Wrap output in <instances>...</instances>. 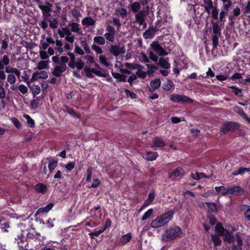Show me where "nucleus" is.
I'll list each match as a JSON object with an SVG mask.
<instances>
[{
    "instance_id": "nucleus-56",
    "label": "nucleus",
    "mask_w": 250,
    "mask_h": 250,
    "mask_svg": "<svg viewBox=\"0 0 250 250\" xmlns=\"http://www.w3.org/2000/svg\"><path fill=\"white\" fill-rule=\"evenodd\" d=\"M12 123L13 124L14 126L18 129H21V124L19 120L16 118H12L11 119Z\"/></svg>"
},
{
    "instance_id": "nucleus-35",
    "label": "nucleus",
    "mask_w": 250,
    "mask_h": 250,
    "mask_svg": "<svg viewBox=\"0 0 250 250\" xmlns=\"http://www.w3.org/2000/svg\"><path fill=\"white\" fill-rule=\"evenodd\" d=\"M90 71L92 75L94 74L97 76L104 77L106 76V73L104 71L97 69L96 68H90Z\"/></svg>"
},
{
    "instance_id": "nucleus-44",
    "label": "nucleus",
    "mask_w": 250,
    "mask_h": 250,
    "mask_svg": "<svg viewBox=\"0 0 250 250\" xmlns=\"http://www.w3.org/2000/svg\"><path fill=\"white\" fill-rule=\"evenodd\" d=\"M100 62L106 67L109 65L107 58L104 55H100L99 57Z\"/></svg>"
},
{
    "instance_id": "nucleus-12",
    "label": "nucleus",
    "mask_w": 250,
    "mask_h": 250,
    "mask_svg": "<svg viewBox=\"0 0 250 250\" xmlns=\"http://www.w3.org/2000/svg\"><path fill=\"white\" fill-rule=\"evenodd\" d=\"M158 30L156 27H149L143 34V37L145 39H149L153 38L156 32Z\"/></svg>"
},
{
    "instance_id": "nucleus-9",
    "label": "nucleus",
    "mask_w": 250,
    "mask_h": 250,
    "mask_svg": "<svg viewBox=\"0 0 250 250\" xmlns=\"http://www.w3.org/2000/svg\"><path fill=\"white\" fill-rule=\"evenodd\" d=\"M110 52L114 56H118L120 54H124L125 49L124 46L120 44L112 45L109 48Z\"/></svg>"
},
{
    "instance_id": "nucleus-57",
    "label": "nucleus",
    "mask_w": 250,
    "mask_h": 250,
    "mask_svg": "<svg viewBox=\"0 0 250 250\" xmlns=\"http://www.w3.org/2000/svg\"><path fill=\"white\" fill-rule=\"evenodd\" d=\"M40 56L42 60H45L49 58V55L46 51L40 49L39 51Z\"/></svg>"
},
{
    "instance_id": "nucleus-6",
    "label": "nucleus",
    "mask_w": 250,
    "mask_h": 250,
    "mask_svg": "<svg viewBox=\"0 0 250 250\" xmlns=\"http://www.w3.org/2000/svg\"><path fill=\"white\" fill-rule=\"evenodd\" d=\"M150 46L153 50L160 56H166L168 54L158 41H153Z\"/></svg>"
},
{
    "instance_id": "nucleus-28",
    "label": "nucleus",
    "mask_w": 250,
    "mask_h": 250,
    "mask_svg": "<svg viewBox=\"0 0 250 250\" xmlns=\"http://www.w3.org/2000/svg\"><path fill=\"white\" fill-rule=\"evenodd\" d=\"M49 65L48 61H42L38 63L37 69L38 70H42L48 68Z\"/></svg>"
},
{
    "instance_id": "nucleus-27",
    "label": "nucleus",
    "mask_w": 250,
    "mask_h": 250,
    "mask_svg": "<svg viewBox=\"0 0 250 250\" xmlns=\"http://www.w3.org/2000/svg\"><path fill=\"white\" fill-rule=\"evenodd\" d=\"M209 211L211 212H216L218 211L216 205L212 202H206L205 203Z\"/></svg>"
},
{
    "instance_id": "nucleus-40",
    "label": "nucleus",
    "mask_w": 250,
    "mask_h": 250,
    "mask_svg": "<svg viewBox=\"0 0 250 250\" xmlns=\"http://www.w3.org/2000/svg\"><path fill=\"white\" fill-rule=\"evenodd\" d=\"M153 209L152 208L148 209L142 217V221H145L149 218L152 214Z\"/></svg>"
},
{
    "instance_id": "nucleus-53",
    "label": "nucleus",
    "mask_w": 250,
    "mask_h": 250,
    "mask_svg": "<svg viewBox=\"0 0 250 250\" xmlns=\"http://www.w3.org/2000/svg\"><path fill=\"white\" fill-rule=\"evenodd\" d=\"M18 89L22 94H26L28 92L27 87L24 84H21L18 86Z\"/></svg>"
},
{
    "instance_id": "nucleus-34",
    "label": "nucleus",
    "mask_w": 250,
    "mask_h": 250,
    "mask_svg": "<svg viewBox=\"0 0 250 250\" xmlns=\"http://www.w3.org/2000/svg\"><path fill=\"white\" fill-rule=\"evenodd\" d=\"M115 14L122 18L125 17L127 15V10L123 8H118L116 9Z\"/></svg>"
},
{
    "instance_id": "nucleus-16",
    "label": "nucleus",
    "mask_w": 250,
    "mask_h": 250,
    "mask_svg": "<svg viewBox=\"0 0 250 250\" xmlns=\"http://www.w3.org/2000/svg\"><path fill=\"white\" fill-rule=\"evenodd\" d=\"M53 207L54 204L53 203H49L45 207L39 208L36 212V215L47 213Z\"/></svg>"
},
{
    "instance_id": "nucleus-42",
    "label": "nucleus",
    "mask_w": 250,
    "mask_h": 250,
    "mask_svg": "<svg viewBox=\"0 0 250 250\" xmlns=\"http://www.w3.org/2000/svg\"><path fill=\"white\" fill-rule=\"evenodd\" d=\"M215 231L220 235H223V233L226 231L221 224H217L215 226Z\"/></svg>"
},
{
    "instance_id": "nucleus-7",
    "label": "nucleus",
    "mask_w": 250,
    "mask_h": 250,
    "mask_svg": "<svg viewBox=\"0 0 250 250\" xmlns=\"http://www.w3.org/2000/svg\"><path fill=\"white\" fill-rule=\"evenodd\" d=\"M105 30L106 32L104 34V36L106 40L110 42H114L116 36V30L115 28L110 25H107Z\"/></svg>"
},
{
    "instance_id": "nucleus-48",
    "label": "nucleus",
    "mask_w": 250,
    "mask_h": 250,
    "mask_svg": "<svg viewBox=\"0 0 250 250\" xmlns=\"http://www.w3.org/2000/svg\"><path fill=\"white\" fill-rule=\"evenodd\" d=\"M91 48L93 51H95L96 54H101L103 52L102 48L100 46L97 45L96 44H93L91 45Z\"/></svg>"
},
{
    "instance_id": "nucleus-1",
    "label": "nucleus",
    "mask_w": 250,
    "mask_h": 250,
    "mask_svg": "<svg viewBox=\"0 0 250 250\" xmlns=\"http://www.w3.org/2000/svg\"><path fill=\"white\" fill-rule=\"evenodd\" d=\"M173 215L174 212L173 211H168L153 220L150 224V226L155 229L162 227L168 223L172 219Z\"/></svg>"
},
{
    "instance_id": "nucleus-22",
    "label": "nucleus",
    "mask_w": 250,
    "mask_h": 250,
    "mask_svg": "<svg viewBox=\"0 0 250 250\" xmlns=\"http://www.w3.org/2000/svg\"><path fill=\"white\" fill-rule=\"evenodd\" d=\"M4 69V72L8 74L14 73L18 77H19L21 75L20 72L16 68L9 67L8 66H6L5 67Z\"/></svg>"
},
{
    "instance_id": "nucleus-30",
    "label": "nucleus",
    "mask_w": 250,
    "mask_h": 250,
    "mask_svg": "<svg viewBox=\"0 0 250 250\" xmlns=\"http://www.w3.org/2000/svg\"><path fill=\"white\" fill-rule=\"evenodd\" d=\"M215 190L217 193H221L223 196H227L228 188H225L224 186L215 187Z\"/></svg>"
},
{
    "instance_id": "nucleus-59",
    "label": "nucleus",
    "mask_w": 250,
    "mask_h": 250,
    "mask_svg": "<svg viewBox=\"0 0 250 250\" xmlns=\"http://www.w3.org/2000/svg\"><path fill=\"white\" fill-rule=\"evenodd\" d=\"M234 242H236L237 246L239 247H240L241 246H242L243 242H242V239L240 237V236L238 235V234H235L234 236Z\"/></svg>"
},
{
    "instance_id": "nucleus-33",
    "label": "nucleus",
    "mask_w": 250,
    "mask_h": 250,
    "mask_svg": "<svg viewBox=\"0 0 250 250\" xmlns=\"http://www.w3.org/2000/svg\"><path fill=\"white\" fill-rule=\"evenodd\" d=\"M129 7L134 13H137L141 9V4L139 2H134L131 4Z\"/></svg>"
},
{
    "instance_id": "nucleus-50",
    "label": "nucleus",
    "mask_w": 250,
    "mask_h": 250,
    "mask_svg": "<svg viewBox=\"0 0 250 250\" xmlns=\"http://www.w3.org/2000/svg\"><path fill=\"white\" fill-rule=\"evenodd\" d=\"M84 60H85L86 63L88 64L94 63V57L91 55H86L84 57Z\"/></svg>"
},
{
    "instance_id": "nucleus-4",
    "label": "nucleus",
    "mask_w": 250,
    "mask_h": 250,
    "mask_svg": "<svg viewBox=\"0 0 250 250\" xmlns=\"http://www.w3.org/2000/svg\"><path fill=\"white\" fill-rule=\"evenodd\" d=\"M149 7H147V9L146 10H141L139 12H137L135 15V20L137 22H138L139 25H143L144 28L146 27V23L145 21V17L146 16L149 14Z\"/></svg>"
},
{
    "instance_id": "nucleus-3",
    "label": "nucleus",
    "mask_w": 250,
    "mask_h": 250,
    "mask_svg": "<svg viewBox=\"0 0 250 250\" xmlns=\"http://www.w3.org/2000/svg\"><path fill=\"white\" fill-rule=\"evenodd\" d=\"M240 127L239 124L235 122H227L222 125L220 129V134L225 135L229 131H235Z\"/></svg>"
},
{
    "instance_id": "nucleus-39",
    "label": "nucleus",
    "mask_w": 250,
    "mask_h": 250,
    "mask_svg": "<svg viewBox=\"0 0 250 250\" xmlns=\"http://www.w3.org/2000/svg\"><path fill=\"white\" fill-rule=\"evenodd\" d=\"M74 68L75 67L77 68L78 70L82 69L83 68H84V63L83 62V61L79 59H78L76 62L74 64Z\"/></svg>"
},
{
    "instance_id": "nucleus-54",
    "label": "nucleus",
    "mask_w": 250,
    "mask_h": 250,
    "mask_svg": "<svg viewBox=\"0 0 250 250\" xmlns=\"http://www.w3.org/2000/svg\"><path fill=\"white\" fill-rule=\"evenodd\" d=\"M229 88L233 89V92L235 95H241V94L242 93L241 89L238 88L234 85L230 86Z\"/></svg>"
},
{
    "instance_id": "nucleus-62",
    "label": "nucleus",
    "mask_w": 250,
    "mask_h": 250,
    "mask_svg": "<svg viewBox=\"0 0 250 250\" xmlns=\"http://www.w3.org/2000/svg\"><path fill=\"white\" fill-rule=\"evenodd\" d=\"M136 74L137 75V76H138L139 78H145L146 77L147 72H145L143 71H142L140 69H139L136 72Z\"/></svg>"
},
{
    "instance_id": "nucleus-61",
    "label": "nucleus",
    "mask_w": 250,
    "mask_h": 250,
    "mask_svg": "<svg viewBox=\"0 0 250 250\" xmlns=\"http://www.w3.org/2000/svg\"><path fill=\"white\" fill-rule=\"evenodd\" d=\"M39 105V101L37 99L33 100L31 102V107L33 109L38 108Z\"/></svg>"
},
{
    "instance_id": "nucleus-18",
    "label": "nucleus",
    "mask_w": 250,
    "mask_h": 250,
    "mask_svg": "<svg viewBox=\"0 0 250 250\" xmlns=\"http://www.w3.org/2000/svg\"><path fill=\"white\" fill-rule=\"evenodd\" d=\"M158 157V153L156 152L147 151L144 157L148 161H154Z\"/></svg>"
},
{
    "instance_id": "nucleus-60",
    "label": "nucleus",
    "mask_w": 250,
    "mask_h": 250,
    "mask_svg": "<svg viewBox=\"0 0 250 250\" xmlns=\"http://www.w3.org/2000/svg\"><path fill=\"white\" fill-rule=\"evenodd\" d=\"M58 21L55 19L49 21V26L52 29L56 28L58 26Z\"/></svg>"
},
{
    "instance_id": "nucleus-46",
    "label": "nucleus",
    "mask_w": 250,
    "mask_h": 250,
    "mask_svg": "<svg viewBox=\"0 0 250 250\" xmlns=\"http://www.w3.org/2000/svg\"><path fill=\"white\" fill-rule=\"evenodd\" d=\"M23 117L26 119L27 124L29 126L32 127L34 126L35 122L29 115L24 114Z\"/></svg>"
},
{
    "instance_id": "nucleus-10",
    "label": "nucleus",
    "mask_w": 250,
    "mask_h": 250,
    "mask_svg": "<svg viewBox=\"0 0 250 250\" xmlns=\"http://www.w3.org/2000/svg\"><path fill=\"white\" fill-rule=\"evenodd\" d=\"M48 77V74L45 71H41L34 72L31 77L30 81L33 82L39 79H45Z\"/></svg>"
},
{
    "instance_id": "nucleus-43",
    "label": "nucleus",
    "mask_w": 250,
    "mask_h": 250,
    "mask_svg": "<svg viewBox=\"0 0 250 250\" xmlns=\"http://www.w3.org/2000/svg\"><path fill=\"white\" fill-rule=\"evenodd\" d=\"M205 10H206V11L208 13H210V9H212L214 8L213 7V4H212V2L211 0H208L207 1H205Z\"/></svg>"
},
{
    "instance_id": "nucleus-21",
    "label": "nucleus",
    "mask_w": 250,
    "mask_h": 250,
    "mask_svg": "<svg viewBox=\"0 0 250 250\" xmlns=\"http://www.w3.org/2000/svg\"><path fill=\"white\" fill-rule=\"evenodd\" d=\"M82 23L85 26H93L95 23V21L91 17H87L83 19Z\"/></svg>"
},
{
    "instance_id": "nucleus-15",
    "label": "nucleus",
    "mask_w": 250,
    "mask_h": 250,
    "mask_svg": "<svg viewBox=\"0 0 250 250\" xmlns=\"http://www.w3.org/2000/svg\"><path fill=\"white\" fill-rule=\"evenodd\" d=\"M157 64L164 69H169L170 67V64L168 62V60L167 58H160L158 60Z\"/></svg>"
},
{
    "instance_id": "nucleus-17",
    "label": "nucleus",
    "mask_w": 250,
    "mask_h": 250,
    "mask_svg": "<svg viewBox=\"0 0 250 250\" xmlns=\"http://www.w3.org/2000/svg\"><path fill=\"white\" fill-rule=\"evenodd\" d=\"M58 34L61 38H66L72 35L69 29L66 27L58 30Z\"/></svg>"
},
{
    "instance_id": "nucleus-45",
    "label": "nucleus",
    "mask_w": 250,
    "mask_h": 250,
    "mask_svg": "<svg viewBox=\"0 0 250 250\" xmlns=\"http://www.w3.org/2000/svg\"><path fill=\"white\" fill-rule=\"evenodd\" d=\"M211 238L215 246H219L221 244V240L218 236V234L211 235Z\"/></svg>"
},
{
    "instance_id": "nucleus-20",
    "label": "nucleus",
    "mask_w": 250,
    "mask_h": 250,
    "mask_svg": "<svg viewBox=\"0 0 250 250\" xmlns=\"http://www.w3.org/2000/svg\"><path fill=\"white\" fill-rule=\"evenodd\" d=\"M161 85V81L159 79H155L150 82V90L154 91L158 88Z\"/></svg>"
},
{
    "instance_id": "nucleus-23",
    "label": "nucleus",
    "mask_w": 250,
    "mask_h": 250,
    "mask_svg": "<svg viewBox=\"0 0 250 250\" xmlns=\"http://www.w3.org/2000/svg\"><path fill=\"white\" fill-rule=\"evenodd\" d=\"M212 28L213 31V34L221 35V27L217 22H212Z\"/></svg>"
},
{
    "instance_id": "nucleus-5",
    "label": "nucleus",
    "mask_w": 250,
    "mask_h": 250,
    "mask_svg": "<svg viewBox=\"0 0 250 250\" xmlns=\"http://www.w3.org/2000/svg\"><path fill=\"white\" fill-rule=\"evenodd\" d=\"M170 100L174 103H192L193 100L190 98L183 95L174 94L170 96Z\"/></svg>"
},
{
    "instance_id": "nucleus-29",
    "label": "nucleus",
    "mask_w": 250,
    "mask_h": 250,
    "mask_svg": "<svg viewBox=\"0 0 250 250\" xmlns=\"http://www.w3.org/2000/svg\"><path fill=\"white\" fill-rule=\"evenodd\" d=\"M132 238L131 234L129 232L123 235L120 239V242L123 244H126L129 242Z\"/></svg>"
},
{
    "instance_id": "nucleus-51",
    "label": "nucleus",
    "mask_w": 250,
    "mask_h": 250,
    "mask_svg": "<svg viewBox=\"0 0 250 250\" xmlns=\"http://www.w3.org/2000/svg\"><path fill=\"white\" fill-rule=\"evenodd\" d=\"M64 111L65 112H67L70 115L73 116V117H76L79 118L77 116V114L75 112V111L71 108L68 107V106H64Z\"/></svg>"
},
{
    "instance_id": "nucleus-8",
    "label": "nucleus",
    "mask_w": 250,
    "mask_h": 250,
    "mask_svg": "<svg viewBox=\"0 0 250 250\" xmlns=\"http://www.w3.org/2000/svg\"><path fill=\"white\" fill-rule=\"evenodd\" d=\"M244 190L243 188L240 186H233L228 187L227 196H231L232 195H242L244 194Z\"/></svg>"
},
{
    "instance_id": "nucleus-31",
    "label": "nucleus",
    "mask_w": 250,
    "mask_h": 250,
    "mask_svg": "<svg viewBox=\"0 0 250 250\" xmlns=\"http://www.w3.org/2000/svg\"><path fill=\"white\" fill-rule=\"evenodd\" d=\"M93 41L95 43L99 45H103L105 43V38L100 36L94 37Z\"/></svg>"
},
{
    "instance_id": "nucleus-47",
    "label": "nucleus",
    "mask_w": 250,
    "mask_h": 250,
    "mask_svg": "<svg viewBox=\"0 0 250 250\" xmlns=\"http://www.w3.org/2000/svg\"><path fill=\"white\" fill-rule=\"evenodd\" d=\"M146 65L148 69V70L147 71V74H152L157 69V67L154 65L147 63L146 64Z\"/></svg>"
},
{
    "instance_id": "nucleus-52",
    "label": "nucleus",
    "mask_w": 250,
    "mask_h": 250,
    "mask_svg": "<svg viewBox=\"0 0 250 250\" xmlns=\"http://www.w3.org/2000/svg\"><path fill=\"white\" fill-rule=\"evenodd\" d=\"M106 228H104L103 229H100L99 231L92 232L89 233V235L90 236L91 238L93 239L94 236H98L101 233H102Z\"/></svg>"
},
{
    "instance_id": "nucleus-19",
    "label": "nucleus",
    "mask_w": 250,
    "mask_h": 250,
    "mask_svg": "<svg viewBox=\"0 0 250 250\" xmlns=\"http://www.w3.org/2000/svg\"><path fill=\"white\" fill-rule=\"evenodd\" d=\"M35 190L38 193L45 194L47 190V187L42 183H39L35 186Z\"/></svg>"
},
{
    "instance_id": "nucleus-37",
    "label": "nucleus",
    "mask_w": 250,
    "mask_h": 250,
    "mask_svg": "<svg viewBox=\"0 0 250 250\" xmlns=\"http://www.w3.org/2000/svg\"><path fill=\"white\" fill-rule=\"evenodd\" d=\"M67 55L70 57V61L68 63V66L72 69H74V64L75 63V57L74 55L70 52H68Z\"/></svg>"
},
{
    "instance_id": "nucleus-11",
    "label": "nucleus",
    "mask_w": 250,
    "mask_h": 250,
    "mask_svg": "<svg viewBox=\"0 0 250 250\" xmlns=\"http://www.w3.org/2000/svg\"><path fill=\"white\" fill-rule=\"evenodd\" d=\"M66 64L59 63L55 67L52 73L55 76L59 77H60L62 75V74L66 70Z\"/></svg>"
},
{
    "instance_id": "nucleus-41",
    "label": "nucleus",
    "mask_w": 250,
    "mask_h": 250,
    "mask_svg": "<svg viewBox=\"0 0 250 250\" xmlns=\"http://www.w3.org/2000/svg\"><path fill=\"white\" fill-rule=\"evenodd\" d=\"M174 84L170 79L167 80V83L163 84V88L165 90H169L173 87Z\"/></svg>"
},
{
    "instance_id": "nucleus-38",
    "label": "nucleus",
    "mask_w": 250,
    "mask_h": 250,
    "mask_svg": "<svg viewBox=\"0 0 250 250\" xmlns=\"http://www.w3.org/2000/svg\"><path fill=\"white\" fill-rule=\"evenodd\" d=\"M220 36L221 35H217L215 34L211 35V38L212 40V46L213 48H215L218 45L219 42V38Z\"/></svg>"
},
{
    "instance_id": "nucleus-25",
    "label": "nucleus",
    "mask_w": 250,
    "mask_h": 250,
    "mask_svg": "<svg viewBox=\"0 0 250 250\" xmlns=\"http://www.w3.org/2000/svg\"><path fill=\"white\" fill-rule=\"evenodd\" d=\"M48 160L49 161L48 168L49 171L52 172L57 167L58 162L57 160L51 158H48Z\"/></svg>"
},
{
    "instance_id": "nucleus-2",
    "label": "nucleus",
    "mask_w": 250,
    "mask_h": 250,
    "mask_svg": "<svg viewBox=\"0 0 250 250\" xmlns=\"http://www.w3.org/2000/svg\"><path fill=\"white\" fill-rule=\"evenodd\" d=\"M181 228L177 226H174L167 229L165 233L162 236V240L166 242L170 241L180 237L182 234Z\"/></svg>"
},
{
    "instance_id": "nucleus-58",
    "label": "nucleus",
    "mask_w": 250,
    "mask_h": 250,
    "mask_svg": "<svg viewBox=\"0 0 250 250\" xmlns=\"http://www.w3.org/2000/svg\"><path fill=\"white\" fill-rule=\"evenodd\" d=\"M233 111L238 113L242 118L246 115L243 110L239 107H233Z\"/></svg>"
},
{
    "instance_id": "nucleus-63",
    "label": "nucleus",
    "mask_w": 250,
    "mask_h": 250,
    "mask_svg": "<svg viewBox=\"0 0 250 250\" xmlns=\"http://www.w3.org/2000/svg\"><path fill=\"white\" fill-rule=\"evenodd\" d=\"M48 46L49 45L46 41H41L39 47L40 49L45 50L48 48Z\"/></svg>"
},
{
    "instance_id": "nucleus-14",
    "label": "nucleus",
    "mask_w": 250,
    "mask_h": 250,
    "mask_svg": "<svg viewBox=\"0 0 250 250\" xmlns=\"http://www.w3.org/2000/svg\"><path fill=\"white\" fill-rule=\"evenodd\" d=\"M10 59L7 55H4L0 58V70H3L5 66L10 64Z\"/></svg>"
},
{
    "instance_id": "nucleus-13",
    "label": "nucleus",
    "mask_w": 250,
    "mask_h": 250,
    "mask_svg": "<svg viewBox=\"0 0 250 250\" xmlns=\"http://www.w3.org/2000/svg\"><path fill=\"white\" fill-rule=\"evenodd\" d=\"M184 171L181 167H178L174 169L172 173L169 175V177L173 180H175L177 178L181 177L184 175Z\"/></svg>"
},
{
    "instance_id": "nucleus-32",
    "label": "nucleus",
    "mask_w": 250,
    "mask_h": 250,
    "mask_svg": "<svg viewBox=\"0 0 250 250\" xmlns=\"http://www.w3.org/2000/svg\"><path fill=\"white\" fill-rule=\"evenodd\" d=\"M16 82V78L14 74H9L7 76V83H6L5 85L8 86V83H9L10 84H14Z\"/></svg>"
},
{
    "instance_id": "nucleus-26",
    "label": "nucleus",
    "mask_w": 250,
    "mask_h": 250,
    "mask_svg": "<svg viewBox=\"0 0 250 250\" xmlns=\"http://www.w3.org/2000/svg\"><path fill=\"white\" fill-rule=\"evenodd\" d=\"M224 236V240L226 242H234V236H232L227 230L225 231V233H223Z\"/></svg>"
},
{
    "instance_id": "nucleus-49",
    "label": "nucleus",
    "mask_w": 250,
    "mask_h": 250,
    "mask_svg": "<svg viewBox=\"0 0 250 250\" xmlns=\"http://www.w3.org/2000/svg\"><path fill=\"white\" fill-rule=\"evenodd\" d=\"M246 171H247V172L250 171V168L241 167V168H239L237 171H234L233 173V174L234 176H236L239 174H243Z\"/></svg>"
},
{
    "instance_id": "nucleus-24",
    "label": "nucleus",
    "mask_w": 250,
    "mask_h": 250,
    "mask_svg": "<svg viewBox=\"0 0 250 250\" xmlns=\"http://www.w3.org/2000/svg\"><path fill=\"white\" fill-rule=\"evenodd\" d=\"M154 146L157 147H162L166 146L164 141L159 137H155L152 141Z\"/></svg>"
},
{
    "instance_id": "nucleus-55",
    "label": "nucleus",
    "mask_w": 250,
    "mask_h": 250,
    "mask_svg": "<svg viewBox=\"0 0 250 250\" xmlns=\"http://www.w3.org/2000/svg\"><path fill=\"white\" fill-rule=\"evenodd\" d=\"M32 93L34 96L39 94L41 92V88L37 85H34L32 88Z\"/></svg>"
},
{
    "instance_id": "nucleus-64",
    "label": "nucleus",
    "mask_w": 250,
    "mask_h": 250,
    "mask_svg": "<svg viewBox=\"0 0 250 250\" xmlns=\"http://www.w3.org/2000/svg\"><path fill=\"white\" fill-rule=\"evenodd\" d=\"M149 58L155 62H157L158 61V56L154 54L152 51H150L149 53Z\"/></svg>"
},
{
    "instance_id": "nucleus-36",
    "label": "nucleus",
    "mask_w": 250,
    "mask_h": 250,
    "mask_svg": "<svg viewBox=\"0 0 250 250\" xmlns=\"http://www.w3.org/2000/svg\"><path fill=\"white\" fill-rule=\"evenodd\" d=\"M69 26L71 27L72 31L80 34L81 32L80 29L79 28V24L76 22H72L69 24Z\"/></svg>"
}]
</instances>
